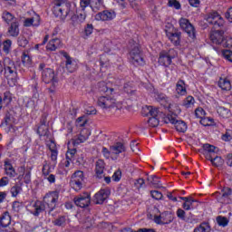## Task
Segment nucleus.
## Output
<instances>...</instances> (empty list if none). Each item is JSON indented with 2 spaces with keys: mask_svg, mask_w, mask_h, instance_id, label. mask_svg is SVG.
Returning a JSON list of instances; mask_svg holds the SVG:
<instances>
[{
  "mask_svg": "<svg viewBox=\"0 0 232 232\" xmlns=\"http://www.w3.org/2000/svg\"><path fill=\"white\" fill-rule=\"evenodd\" d=\"M215 168H220L222 166H224V159H222V157L214 156V159L212 160V163H211Z\"/></svg>",
  "mask_w": 232,
  "mask_h": 232,
  "instance_id": "a19ab883",
  "label": "nucleus"
},
{
  "mask_svg": "<svg viewBox=\"0 0 232 232\" xmlns=\"http://www.w3.org/2000/svg\"><path fill=\"white\" fill-rule=\"evenodd\" d=\"M21 68V63H15L12 59L5 57L0 61V75L4 72L6 79H17V70Z\"/></svg>",
  "mask_w": 232,
  "mask_h": 232,
  "instance_id": "f03ea898",
  "label": "nucleus"
},
{
  "mask_svg": "<svg viewBox=\"0 0 232 232\" xmlns=\"http://www.w3.org/2000/svg\"><path fill=\"white\" fill-rule=\"evenodd\" d=\"M10 102H12V92L6 91L5 92H4V97L2 98V104H5L6 106H8Z\"/></svg>",
  "mask_w": 232,
  "mask_h": 232,
  "instance_id": "c03bdc74",
  "label": "nucleus"
},
{
  "mask_svg": "<svg viewBox=\"0 0 232 232\" xmlns=\"http://www.w3.org/2000/svg\"><path fill=\"white\" fill-rule=\"evenodd\" d=\"M168 5L175 8L176 10H180V8H182L180 2L177 0H169Z\"/></svg>",
  "mask_w": 232,
  "mask_h": 232,
  "instance_id": "864d4df0",
  "label": "nucleus"
},
{
  "mask_svg": "<svg viewBox=\"0 0 232 232\" xmlns=\"http://www.w3.org/2000/svg\"><path fill=\"white\" fill-rule=\"evenodd\" d=\"M74 204L78 206V208H88L90 206V202L92 198L88 194V192L83 193L76 198H74Z\"/></svg>",
  "mask_w": 232,
  "mask_h": 232,
  "instance_id": "f3484780",
  "label": "nucleus"
},
{
  "mask_svg": "<svg viewBox=\"0 0 232 232\" xmlns=\"http://www.w3.org/2000/svg\"><path fill=\"white\" fill-rule=\"evenodd\" d=\"M176 92L178 95H186L188 91L186 90V82L184 80H179L176 84Z\"/></svg>",
  "mask_w": 232,
  "mask_h": 232,
  "instance_id": "c756f323",
  "label": "nucleus"
},
{
  "mask_svg": "<svg viewBox=\"0 0 232 232\" xmlns=\"http://www.w3.org/2000/svg\"><path fill=\"white\" fill-rule=\"evenodd\" d=\"M97 104L102 110H110L117 106V100L111 96H101L98 98Z\"/></svg>",
  "mask_w": 232,
  "mask_h": 232,
  "instance_id": "9b49d317",
  "label": "nucleus"
},
{
  "mask_svg": "<svg viewBox=\"0 0 232 232\" xmlns=\"http://www.w3.org/2000/svg\"><path fill=\"white\" fill-rule=\"evenodd\" d=\"M166 35L169 41H170L174 46H180V43L182 41V33L179 29L174 28L171 32L166 31Z\"/></svg>",
  "mask_w": 232,
  "mask_h": 232,
  "instance_id": "ddd939ff",
  "label": "nucleus"
},
{
  "mask_svg": "<svg viewBox=\"0 0 232 232\" xmlns=\"http://www.w3.org/2000/svg\"><path fill=\"white\" fill-rule=\"evenodd\" d=\"M108 197H110V190L101 189L94 195L93 202L96 204H104V200H106Z\"/></svg>",
  "mask_w": 232,
  "mask_h": 232,
  "instance_id": "4be33fe9",
  "label": "nucleus"
},
{
  "mask_svg": "<svg viewBox=\"0 0 232 232\" xmlns=\"http://www.w3.org/2000/svg\"><path fill=\"white\" fill-rule=\"evenodd\" d=\"M106 163L102 160H98L95 163V175L97 179H102L104 177V168Z\"/></svg>",
  "mask_w": 232,
  "mask_h": 232,
  "instance_id": "393cba45",
  "label": "nucleus"
},
{
  "mask_svg": "<svg viewBox=\"0 0 232 232\" xmlns=\"http://www.w3.org/2000/svg\"><path fill=\"white\" fill-rule=\"evenodd\" d=\"M7 35L10 37H18L19 36V22L14 20L11 23L7 29Z\"/></svg>",
  "mask_w": 232,
  "mask_h": 232,
  "instance_id": "5701e85b",
  "label": "nucleus"
},
{
  "mask_svg": "<svg viewBox=\"0 0 232 232\" xmlns=\"http://www.w3.org/2000/svg\"><path fill=\"white\" fill-rule=\"evenodd\" d=\"M92 135V132L88 129H83L81 130L78 138L81 139L82 142H85V140H88V138Z\"/></svg>",
  "mask_w": 232,
  "mask_h": 232,
  "instance_id": "ea45409f",
  "label": "nucleus"
},
{
  "mask_svg": "<svg viewBox=\"0 0 232 232\" xmlns=\"http://www.w3.org/2000/svg\"><path fill=\"white\" fill-rule=\"evenodd\" d=\"M123 90L125 93H129L130 95H135L136 91L133 88V83L130 82L124 84Z\"/></svg>",
  "mask_w": 232,
  "mask_h": 232,
  "instance_id": "a18cd8bd",
  "label": "nucleus"
},
{
  "mask_svg": "<svg viewBox=\"0 0 232 232\" xmlns=\"http://www.w3.org/2000/svg\"><path fill=\"white\" fill-rule=\"evenodd\" d=\"M31 19L33 21V26H39L41 24V16L39 14H35Z\"/></svg>",
  "mask_w": 232,
  "mask_h": 232,
  "instance_id": "0e129e2a",
  "label": "nucleus"
},
{
  "mask_svg": "<svg viewBox=\"0 0 232 232\" xmlns=\"http://www.w3.org/2000/svg\"><path fill=\"white\" fill-rule=\"evenodd\" d=\"M53 226L64 227L66 226V216H60L53 221Z\"/></svg>",
  "mask_w": 232,
  "mask_h": 232,
  "instance_id": "4c0bfd02",
  "label": "nucleus"
},
{
  "mask_svg": "<svg viewBox=\"0 0 232 232\" xmlns=\"http://www.w3.org/2000/svg\"><path fill=\"white\" fill-rule=\"evenodd\" d=\"M150 195L155 200H160V198H162V192L159 190H151Z\"/></svg>",
  "mask_w": 232,
  "mask_h": 232,
  "instance_id": "052dcab7",
  "label": "nucleus"
},
{
  "mask_svg": "<svg viewBox=\"0 0 232 232\" xmlns=\"http://www.w3.org/2000/svg\"><path fill=\"white\" fill-rule=\"evenodd\" d=\"M50 52H55L57 48H61V40L59 38H53L46 46Z\"/></svg>",
  "mask_w": 232,
  "mask_h": 232,
  "instance_id": "c85d7f7f",
  "label": "nucleus"
},
{
  "mask_svg": "<svg viewBox=\"0 0 232 232\" xmlns=\"http://www.w3.org/2000/svg\"><path fill=\"white\" fill-rule=\"evenodd\" d=\"M102 153L103 155V157H105L106 159H110V157H111V155H113L111 153V150H108V148L106 147H102Z\"/></svg>",
  "mask_w": 232,
  "mask_h": 232,
  "instance_id": "e2e57ef3",
  "label": "nucleus"
},
{
  "mask_svg": "<svg viewBox=\"0 0 232 232\" xmlns=\"http://www.w3.org/2000/svg\"><path fill=\"white\" fill-rule=\"evenodd\" d=\"M88 6H91L92 12L102 10L100 0H80V8L86 10Z\"/></svg>",
  "mask_w": 232,
  "mask_h": 232,
  "instance_id": "4468645a",
  "label": "nucleus"
},
{
  "mask_svg": "<svg viewBox=\"0 0 232 232\" xmlns=\"http://www.w3.org/2000/svg\"><path fill=\"white\" fill-rule=\"evenodd\" d=\"M10 48H12V40H5L3 43V51L5 53H10Z\"/></svg>",
  "mask_w": 232,
  "mask_h": 232,
  "instance_id": "3c124183",
  "label": "nucleus"
},
{
  "mask_svg": "<svg viewBox=\"0 0 232 232\" xmlns=\"http://www.w3.org/2000/svg\"><path fill=\"white\" fill-rule=\"evenodd\" d=\"M165 124H174L177 131L179 133H186L188 130V125L184 122V121H178L172 115H168L163 118Z\"/></svg>",
  "mask_w": 232,
  "mask_h": 232,
  "instance_id": "9d476101",
  "label": "nucleus"
},
{
  "mask_svg": "<svg viewBox=\"0 0 232 232\" xmlns=\"http://www.w3.org/2000/svg\"><path fill=\"white\" fill-rule=\"evenodd\" d=\"M193 232H211V226L208 222H203L195 227Z\"/></svg>",
  "mask_w": 232,
  "mask_h": 232,
  "instance_id": "72a5a7b5",
  "label": "nucleus"
},
{
  "mask_svg": "<svg viewBox=\"0 0 232 232\" xmlns=\"http://www.w3.org/2000/svg\"><path fill=\"white\" fill-rule=\"evenodd\" d=\"M61 55L66 59L65 61V67L69 73H73L75 70H77V62L73 60L71 56L68 55V53L65 51L60 52Z\"/></svg>",
  "mask_w": 232,
  "mask_h": 232,
  "instance_id": "dca6fc26",
  "label": "nucleus"
},
{
  "mask_svg": "<svg viewBox=\"0 0 232 232\" xmlns=\"http://www.w3.org/2000/svg\"><path fill=\"white\" fill-rule=\"evenodd\" d=\"M148 182H150L154 188H162V183H160V179L159 177L152 175L147 178Z\"/></svg>",
  "mask_w": 232,
  "mask_h": 232,
  "instance_id": "e433bc0d",
  "label": "nucleus"
},
{
  "mask_svg": "<svg viewBox=\"0 0 232 232\" xmlns=\"http://www.w3.org/2000/svg\"><path fill=\"white\" fill-rule=\"evenodd\" d=\"M179 23L181 30L188 34V37L192 43H195V41H197V30L195 26L192 25L191 22L187 18L181 17Z\"/></svg>",
  "mask_w": 232,
  "mask_h": 232,
  "instance_id": "39448f33",
  "label": "nucleus"
},
{
  "mask_svg": "<svg viewBox=\"0 0 232 232\" xmlns=\"http://www.w3.org/2000/svg\"><path fill=\"white\" fill-rule=\"evenodd\" d=\"M195 104V98L193 96H188L184 101L182 105L184 108H191Z\"/></svg>",
  "mask_w": 232,
  "mask_h": 232,
  "instance_id": "49530a36",
  "label": "nucleus"
},
{
  "mask_svg": "<svg viewBox=\"0 0 232 232\" xmlns=\"http://www.w3.org/2000/svg\"><path fill=\"white\" fill-rule=\"evenodd\" d=\"M222 56L224 59H227V61H229V63H232V51L231 50H223L221 52Z\"/></svg>",
  "mask_w": 232,
  "mask_h": 232,
  "instance_id": "5fc2aeb1",
  "label": "nucleus"
},
{
  "mask_svg": "<svg viewBox=\"0 0 232 232\" xmlns=\"http://www.w3.org/2000/svg\"><path fill=\"white\" fill-rule=\"evenodd\" d=\"M50 144H48V149L51 151V160L53 162H57V155H59V151H57V146L55 145V141L53 140H50Z\"/></svg>",
  "mask_w": 232,
  "mask_h": 232,
  "instance_id": "bb28decb",
  "label": "nucleus"
},
{
  "mask_svg": "<svg viewBox=\"0 0 232 232\" xmlns=\"http://www.w3.org/2000/svg\"><path fill=\"white\" fill-rule=\"evenodd\" d=\"M210 41L213 44H223L226 42V38L224 37V31L221 29H214L210 33Z\"/></svg>",
  "mask_w": 232,
  "mask_h": 232,
  "instance_id": "2eb2a0df",
  "label": "nucleus"
},
{
  "mask_svg": "<svg viewBox=\"0 0 232 232\" xmlns=\"http://www.w3.org/2000/svg\"><path fill=\"white\" fill-rule=\"evenodd\" d=\"M21 191H23V182L14 184L10 189L12 197H17Z\"/></svg>",
  "mask_w": 232,
  "mask_h": 232,
  "instance_id": "f704fd0d",
  "label": "nucleus"
},
{
  "mask_svg": "<svg viewBox=\"0 0 232 232\" xmlns=\"http://www.w3.org/2000/svg\"><path fill=\"white\" fill-rule=\"evenodd\" d=\"M59 200V192L52 191L47 193L44 197V204L48 208V213L51 214L55 208H57V202Z\"/></svg>",
  "mask_w": 232,
  "mask_h": 232,
  "instance_id": "423d86ee",
  "label": "nucleus"
},
{
  "mask_svg": "<svg viewBox=\"0 0 232 232\" xmlns=\"http://www.w3.org/2000/svg\"><path fill=\"white\" fill-rule=\"evenodd\" d=\"M77 158V149H71L66 152L67 160L74 161Z\"/></svg>",
  "mask_w": 232,
  "mask_h": 232,
  "instance_id": "37998d69",
  "label": "nucleus"
},
{
  "mask_svg": "<svg viewBox=\"0 0 232 232\" xmlns=\"http://www.w3.org/2000/svg\"><path fill=\"white\" fill-rule=\"evenodd\" d=\"M116 15L114 11L104 10L96 14L94 17L96 21H113Z\"/></svg>",
  "mask_w": 232,
  "mask_h": 232,
  "instance_id": "a211bd4d",
  "label": "nucleus"
},
{
  "mask_svg": "<svg viewBox=\"0 0 232 232\" xmlns=\"http://www.w3.org/2000/svg\"><path fill=\"white\" fill-rule=\"evenodd\" d=\"M225 17L229 21V23H232V7L228 8L225 13Z\"/></svg>",
  "mask_w": 232,
  "mask_h": 232,
  "instance_id": "774afa93",
  "label": "nucleus"
},
{
  "mask_svg": "<svg viewBox=\"0 0 232 232\" xmlns=\"http://www.w3.org/2000/svg\"><path fill=\"white\" fill-rule=\"evenodd\" d=\"M176 215L179 220L186 221V211L182 208H179L176 212Z\"/></svg>",
  "mask_w": 232,
  "mask_h": 232,
  "instance_id": "bf43d9fd",
  "label": "nucleus"
},
{
  "mask_svg": "<svg viewBox=\"0 0 232 232\" xmlns=\"http://www.w3.org/2000/svg\"><path fill=\"white\" fill-rule=\"evenodd\" d=\"M217 111L222 119H229L231 117V111L226 107H218Z\"/></svg>",
  "mask_w": 232,
  "mask_h": 232,
  "instance_id": "473e14b6",
  "label": "nucleus"
},
{
  "mask_svg": "<svg viewBox=\"0 0 232 232\" xmlns=\"http://www.w3.org/2000/svg\"><path fill=\"white\" fill-rule=\"evenodd\" d=\"M231 195H232V188L229 187H224L221 189V197L219 198V202H221V204H228L229 197Z\"/></svg>",
  "mask_w": 232,
  "mask_h": 232,
  "instance_id": "b1692460",
  "label": "nucleus"
},
{
  "mask_svg": "<svg viewBox=\"0 0 232 232\" xmlns=\"http://www.w3.org/2000/svg\"><path fill=\"white\" fill-rule=\"evenodd\" d=\"M218 225L221 226V227H226L227 224H229V219L223 216H218L216 218Z\"/></svg>",
  "mask_w": 232,
  "mask_h": 232,
  "instance_id": "79ce46f5",
  "label": "nucleus"
},
{
  "mask_svg": "<svg viewBox=\"0 0 232 232\" xmlns=\"http://www.w3.org/2000/svg\"><path fill=\"white\" fill-rule=\"evenodd\" d=\"M218 86L223 90V92H229V90H231V82L227 78H220Z\"/></svg>",
  "mask_w": 232,
  "mask_h": 232,
  "instance_id": "cd10ccee",
  "label": "nucleus"
},
{
  "mask_svg": "<svg viewBox=\"0 0 232 232\" xmlns=\"http://www.w3.org/2000/svg\"><path fill=\"white\" fill-rule=\"evenodd\" d=\"M54 14L56 17H63L66 18L70 14H73V8H75V4L72 5L68 0H55L54 1Z\"/></svg>",
  "mask_w": 232,
  "mask_h": 232,
  "instance_id": "7ed1b4c3",
  "label": "nucleus"
},
{
  "mask_svg": "<svg viewBox=\"0 0 232 232\" xmlns=\"http://www.w3.org/2000/svg\"><path fill=\"white\" fill-rule=\"evenodd\" d=\"M147 115L149 118V125L151 128H157L159 126V123L160 122V119H165L166 117H163L164 114L159 111V109L154 108L153 106H148L147 107Z\"/></svg>",
  "mask_w": 232,
  "mask_h": 232,
  "instance_id": "20e7f679",
  "label": "nucleus"
},
{
  "mask_svg": "<svg viewBox=\"0 0 232 232\" xmlns=\"http://www.w3.org/2000/svg\"><path fill=\"white\" fill-rule=\"evenodd\" d=\"M205 19L208 24H212L214 30L224 26V18H222L217 11L208 13Z\"/></svg>",
  "mask_w": 232,
  "mask_h": 232,
  "instance_id": "1a4fd4ad",
  "label": "nucleus"
},
{
  "mask_svg": "<svg viewBox=\"0 0 232 232\" xmlns=\"http://www.w3.org/2000/svg\"><path fill=\"white\" fill-rule=\"evenodd\" d=\"M84 184V172L82 170L75 171L71 177L70 186L74 191H81Z\"/></svg>",
  "mask_w": 232,
  "mask_h": 232,
  "instance_id": "0eeeda50",
  "label": "nucleus"
},
{
  "mask_svg": "<svg viewBox=\"0 0 232 232\" xmlns=\"http://www.w3.org/2000/svg\"><path fill=\"white\" fill-rule=\"evenodd\" d=\"M73 10H75V8L72 9V13L69 14V15H72L71 24H72V26H77V24L84 23V21H86V9L81 8L78 11L76 10V14L73 13Z\"/></svg>",
  "mask_w": 232,
  "mask_h": 232,
  "instance_id": "f8f14e48",
  "label": "nucleus"
},
{
  "mask_svg": "<svg viewBox=\"0 0 232 232\" xmlns=\"http://www.w3.org/2000/svg\"><path fill=\"white\" fill-rule=\"evenodd\" d=\"M98 88L99 92H102V93H106L108 92V86H106V82H98Z\"/></svg>",
  "mask_w": 232,
  "mask_h": 232,
  "instance_id": "680f3d73",
  "label": "nucleus"
},
{
  "mask_svg": "<svg viewBox=\"0 0 232 232\" xmlns=\"http://www.w3.org/2000/svg\"><path fill=\"white\" fill-rule=\"evenodd\" d=\"M36 132L39 134V137L50 138V130L46 126H38Z\"/></svg>",
  "mask_w": 232,
  "mask_h": 232,
  "instance_id": "c9c22d12",
  "label": "nucleus"
},
{
  "mask_svg": "<svg viewBox=\"0 0 232 232\" xmlns=\"http://www.w3.org/2000/svg\"><path fill=\"white\" fill-rule=\"evenodd\" d=\"M232 140V130H227V132L222 136V140L225 142H228V140Z\"/></svg>",
  "mask_w": 232,
  "mask_h": 232,
  "instance_id": "69168bd1",
  "label": "nucleus"
},
{
  "mask_svg": "<svg viewBox=\"0 0 232 232\" xmlns=\"http://www.w3.org/2000/svg\"><path fill=\"white\" fill-rule=\"evenodd\" d=\"M84 34L86 37H89V35H92V34H93V24H87L84 28Z\"/></svg>",
  "mask_w": 232,
  "mask_h": 232,
  "instance_id": "13d9d810",
  "label": "nucleus"
},
{
  "mask_svg": "<svg viewBox=\"0 0 232 232\" xmlns=\"http://www.w3.org/2000/svg\"><path fill=\"white\" fill-rule=\"evenodd\" d=\"M18 46H21L22 48H26L28 46V39H26L24 36L20 35L17 39Z\"/></svg>",
  "mask_w": 232,
  "mask_h": 232,
  "instance_id": "8fccbe9b",
  "label": "nucleus"
},
{
  "mask_svg": "<svg viewBox=\"0 0 232 232\" xmlns=\"http://www.w3.org/2000/svg\"><path fill=\"white\" fill-rule=\"evenodd\" d=\"M110 150L112 155H121V153H124V151H126V147L122 144V142H117L111 146Z\"/></svg>",
  "mask_w": 232,
  "mask_h": 232,
  "instance_id": "a878e982",
  "label": "nucleus"
},
{
  "mask_svg": "<svg viewBox=\"0 0 232 232\" xmlns=\"http://www.w3.org/2000/svg\"><path fill=\"white\" fill-rule=\"evenodd\" d=\"M193 202H197L195 199L190 198V201L188 202H184L182 205L183 209L186 211H189V209L193 208Z\"/></svg>",
  "mask_w": 232,
  "mask_h": 232,
  "instance_id": "4d7b16f0",
  "label": "nucleus"
},
{
  "mask_svg": "<svg viewBox=\"0 0 232 232\" xmlns=\"http://www.w3.org/2000/svg\"><path fill=\"white\" fill-rule=\"evenodd\" d=\"M205 111L202 108H198L195 110V116L197 119H202V116L204 115Z\"/></svg>",
  "mask_w": 232,
  "mask_h": 232,
  "instance_id": "338daca9",
  "label": "nucleus"
},
{
  "mask_svg": "<svg viewBox=\"0 0 232 232\" xmlns=\"http://www.w3.org/2000/svg\"><path fill=\"white\" fill-rule=\"evenodd\" d=\"M10 224H12V217L10 216V213L5 212L0 217V232L6 231V229L10 227Z\"/></svg>",
  "mask_w": 232,
  "mask_h": 232,
  "instance_id": "aec40b11",
  "label": "nucleus"
},
{
  "mask_svg": "<svg viewBox=\"0 0 232 232\" xmlns=\"http://www.w3.org/2000/svg\"><path fill=\"white\" fill-rule=\"evenodd\" d=\"M24 182L25 184L32 182V171L30 169H26L25 174H24Z\"/></svg>",
  "mask_w": 232,
  "mask_h": 232,
  "instance_id": "6e6d98bb",
  "label": "nucleus"
},
{
  "mask_svg": "<svg viewBox=\"0 0 232 232\" xmlns=\"http://www.w3.org/2000/svg\"><path fill=\"white\" fill-rule=\"evenodd\" d=\"M16 121L17 120L15 117H14V111H7L1 123V126H8V128H12V126H14Z\"/></svg>",
  "mask_w": 232,
  "mask_h": 232,
  "instance_id": "412c9836",
  "label": "nucleus"
},
{
  "mask_svg": "<svg viewBox=\"0 0 232 232\" xmlns=\"http://www.w3.org/2000/svg\"><path fill=\"white\" fill-rule=\"evenodd\" d=\"M38 70L42 72V81L45 84H51L48 88L49 93H55V90L59 84V78L55 74L53 69L46 67V63H42L39 64Z\"/></svg>",
  "mask_w": 232,
  "mask_h": 232,
  "instance_id": "f257e3e1",
  "label": "nucleus"
},
{
  "mask_svg": "<svg viewBox=\"0 0 232 232\" xmlns=\"http://www.w3.org/2000/svg\"><path fill=\"white\" fill-rule=\"evenodd\" d=\"M2 19H4V21L5 23H7V24H9L10 23H12V21H17L15 19V17L14 16V14H12L10 12L8 11H5L2 14Z\"/></svg>",
  "mask_w": 232,
  "mask_h": 232,
  "instance_id": "58836bf2",
  "label": "nucleus"
},
{
  "mask_svg": "<svg viewBox=\"0 0 232 232\" xmlns=\"http://www.w3.org/2000/svg\"><path fill=\"white\" fill-rule=\"evenodd\" d=\"M203 150H205L208 154H211V155H217V147L211 145V144H204L203 145Z\"/></svg>",
  "mask_w": 232,
  "mask_h": 232,
  "instance_id": "de8ad7c7",
  "label": "nucleus"
},
{
  "mask_svg": "<svg viewBox=\"0 0 232 232\" xmlns=\"http://www.w3.org/2000/svg\"><path fill=\"white\" fill-rule=\"evenodd\" d=\"M50 169H51L50 164H48V161H44L42 169V173L44 177H48V175H50V171H51Z\"/></svg>",
  "mask_w": 232,
  "mask_h": 232,
  "instance_id": "603ef678",
  "label": "nucleus"
},
{
  "mask_svg": "<svg viewBox=\"0 0 232 232\" xmlns=\"http://www.w3.org/2000/svg\"><path fill=\"white\" fill-rule=\"evenodd\" d=\"M130 59H131V63H132V64H134V66L144 65V58L142 57V53L138 55L130 56Z\"/></svg>",
  "mask_w": 232,
  "mask_h": 232,
  "instance_id": "2f4dec72",
  "label": "nucleus"
},
{
  "mask_svg": "<svg viewBox=\"0 0 232 232\" xmlns=\"http://www.w3.org/2000/svg\"><path fill=\"white\" fill-rule=\"evenodd\" d=\"M149 217L150 218H153L156 224H160L161 226H164L166 224H171V222L175 220V216H173V213H171L170 211H165L160 216L150 214Z\"/></svg>",
  "mask_w": 232,
  "mask_h": 232,
  "instance_id": "6e6552de",
  "label": "nucleus"
},
{
  "mask_svg": "<svg viewBox=\"0 0 232 232\" xmlns=\"http://www.w3.org/2000/svg\"><path fill=\"white\" fill-rule=\"evenodd\" d=\"M171 51L166 52L162 51L160 53V57L158 60L159 64L161 66H169L171 64V61L173 59V56H171Z\"/></svg>",
  "mask_w": 232,
  "mask_h": 232,
  "instance_id": "6ab92c4d",
  "label": "nucleus"
},
{
  "mask_svg": "<svg viewBox=\"0 0 232 232\" xmlns=\"http://www.w3.org/2000/svg\"><path fill=\"white\" fill-rule=\"evenodd\" d=\"M22 63L24 66H30V64H32V58L30 57V55H28V53L24 52L23 53L22 55Z\"/></svg>",
  "mask_w": 232,
  "mask_h": 232,
  "instance_id": "09e8293b",
  "label": "nucleus"
},
{
  "mask_svg": "<svg viewBox=\"0 0 232 232\" xmlns=\"http://www.w3.org/2000/svg\"><path fill=\"white\" fill-rule=\"evenodd\" d=\"M34 217H39V215H41V213H43V211L46 209V206L44 205V202H41V201H36L34 205Z\"/></svg>",
  "mask_w": 232,
  "mask_h": 232,
  "instance_id": "7c9ffc66",
  "label": "nucleus"
}]
</instances>
